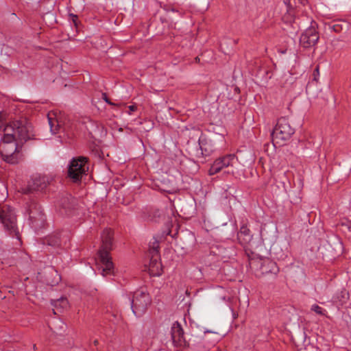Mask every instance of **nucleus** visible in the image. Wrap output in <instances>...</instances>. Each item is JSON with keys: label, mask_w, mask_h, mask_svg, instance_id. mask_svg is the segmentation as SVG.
<instances>
[{"label": "nucleus", "mask_w": 351, "mask_h": 351, "mask_svg": "<svg viewBox=\"0 0 351 351\" xmlns=\"http://www.w3.org/2000/svg\"><path fill=\"white\" fill-rule=\"evenodd\" d=\"M3 137L0 143V154L3 159L10 164L18 162L16 141H27L33 134L32 127L26 121H15L4 125Z\"/></svg>", "instance_id": "f257e3e1"}, {"label": "nucleus", "mask_w": 351, "mask_h": 351, "mask_svg": "<svg viewBox=\"0 0 351 351\" xmlns=\"http://www.w3.org/2000/svg\"><path fill=\"white\" fill-rule=\"evenodd\" d=\"M101 244L98 251V256L102 264L101 275L106 276L113 274L114 266L110 256V252L112 250L113 239L112 232L110 229H105L101 235Z\"/></svg>", "instance_id": "f03ea898"}, {"label": "nucleus", "mask_w": 351, "mask_h": 351, "mask_svg": "<svg viewBox=\"0 0 351 351\" xmlns=\"http://www.w3.org/2000/svg\"><path fill=\"white\" fill-rule=\"evenodd\" d=\"M25 215L30 227L36 232L42 229L46 218L40 206L35 201H31L27 206Z\"/></svg>", "instance_id": "7ed1b4c3"}, {"label": "nucleus", "mask_w": 351, "mask_h": 351, "mask_svg": "<svg viewBox=\"0 0 351 351\" xmlns=\"http://www.w3.org/2000/svg\"><path fill=\"white\" fill-rule=\"evenodd\" d=\"M0 223L3 224L4 229L10 235L14 234L19 239L16 217L12 208L9 206H0Z\"/></svg>", "instance_id": "20e7f679"}, {"label": "nucleus", "mask_w": 351, "mask_h": 351, "mask_svg": "<svg viewBox=\"0 0 351 351\" xmlns=\"http://www.w3.org/2000/svg\"><path fill=\"white\" fill-rule=\"evenodd\" d=\"M294 133L295 130L291 126L289 121L285 117H281L278 120L271 136L273 141L279 143L280 141L284 142L290 139Z\"/></svg>", "instance_id": "39448f33"}, {"label": "nucleus", "mask_w": 351, "mask_h": 351, "mask_svg": "<svg viewBox=\"0 0 351 351\" xmlns=\"http://www.w3.org/2000/svg\"><path fill=\"white\" fill-rule=\"evenodd\" d=\"M151 303L149 294L144 289L136 291L131 300V308L136 317L141 316Z\"/></svg>", "instance_id": "423d86ee"}, {"label": "nucleus", "mask_w": 351, "mask_h": 351, "mask_svg": "<svg viewBox=\"0 0 351 351\" xmlns=\"http://www.w3.org/2000/svg\"><path fill=\"white\" fill-rule=\"evenodd\" d=\"M86 158L82 156L73 158L70 162L68 173L74 182L80 181L82 176L87 171L88 168L86 166Z\"/></svg>", "instance_id": "0eeeda50"}, {"label": "nucleus", "mask_w": 351, "mask_h": 351, "mask_svg": "<svg viewBox=\"0 0 351 351\" xmlns=\"http://www.w3.org/2000/svg\"><path fill=\"white\" fill-rule=\"evenodd\" d=\"M235 161V155L233 154H227L217 158L209 169V175L218 173L224 168L233 166Z\"/></svg>", "instance_id": "6e6552de"}, {"label": "nucleus", "mask_w": 351, "mask_h": 351, "mask_svg": "<svg viewBox=\"0 0 351 351\" xmlns=\"http://www.w3.org/2000/svg\"><path fill=\"white\" fill-rule=\"evenodd\" d=\"M319 40V36L315 25H311L302 33L300 38L301 45L305 48L314 46Z\"/></svg>", "instance_id": "1a4fd4ad"}, {"label": "nucleus", "mask_w": 351, "mask_h": 351, "mask_svg": "<svg viewBox=\"0 0 351 351\" xmlns=\"http://www.w3.org/2000/svg\"><path fill=\"white\" fill-rule=\"evenodd\" d=\"M306 2V0H284V4L287 10L285 19L287 22H291L294 17L293 7L297 6L298 4L304 5Z\"/></svg>", "instance_id": "9d476101"}, {"label": "nucleus", "mask_w": 351, "mask_h": 351, "mask_svg": "<svg viewBox=\"0 0 351 351\" xmlns=\"http://www.w3.org/2000/svg\"><path fill=\"white\" fill-rule=\"evenodd\" d=\"M47 119L52 134L63 133L65 134V128L61 126L60 121L56 118V115L54 113L49 112L47 114Z\"/></svg>", "instance_id": "9b49d317"}, {"label": "nucleus", "mask_w": 351, "mask_h": 351, "mask_svg": "<svg viewBox=\"0 0 351 351\" xmlns=\"http://www.w3.org/2000/svg\"><path fill=\"white\" fill-rule=\"evenodd\" d=\"M171 338L173 343L178 345H182L185 342L183 329L177 322H174L171 326Z\"/></svg>", "instance_id": "f8f14e48"}, {"label": "nucleus", "mask_w": 351, "mask_h": 351, "mask_svg": "<svg viewBox=\"0 0 351 351\" xmlns=\"http://www.w3.org/2000/svg\"><path fill=\"white\" fill-rule=\"evenodd\" d=\"M49 178L47 176H36L32 179V184L29 185L32 190L42 191L49 184Z\"/></svg>", "instance_id": "ddd939ff"}, {"label": "nucleus", "mask_w": 351, "mask_h": 351, "mask_svg": "<svg viewBox=\"0 0 351 351\" xmlns=\"http://www.w3.org/2000/svg\"><path fill=\"white\" fill-rule=\"evenodd\" d=\"M237 237L239 242L243 245L250 243L252 239V235L250 234V230L245 226L241 227Z\"/></svg>", "instance_id": "4468645a"}, {"label": "nucleus", "mask_w": 351, "mask_h": 351, "mask_svg": "<svg viewBox=\"0 0 351 351\" xmlns=\"http://www.w3.org/2000/svg\"><path fill=\"white\" fill-rule=\"evenodd\" d=\"M348 299V293L346 291V290H340L334 294L331 298V302L333 304L339 306H343L345 303H346Z\"/></svg>", "instance_id": "2eb2a0df"}, {"label": "nucleus", "mask_w": 351, "mask_h": 351, "mask_svg": "<svg viewBox=\"0 0 351 351\" xmlns=\"http://www.w3.org/2000/svg\"><path fill=\"white\" fill-rule=\"evenodd\" d=\"M149 270L150 274L154 276H159L162 274V265L157 258H151Z\"/></svg>", "instance_id": "dca6fc26"}, {"label": "nucleus", "mask_w": 351, "mask_h": 351, "mask_svg": "<svg viewBox=\"0 0 351 351\" xmlns=\"http://www.w3.org/2000/svg\"><path fill=\"white\" fill-rule=\"evenodd\" d=\"M50 327L54 332L61 334V332L64 330L65 324L62 320L55 319L51 323V326H50Z\"/></svg>", "instance_id": "f3484780"}, {"label": "nucleus", "mask_w": 351, "mask_h": 351, "mask_svg": "<svg viewBox=\"0 0 351 351\" xmlns=\"http://www.w3.org/2000/svg\"><path fill=\"white\" fill-rule=\"evenodd\" d=\"M60 206L61 207L60 208V212L61 215H66L68 216L71 215V213L70 210L71 204L69 202V199L68 197L62 199V202H61Z\"/></svg>", "instance_id": "a211bd4d"}, {"label": "nucleus", "mask_w": 351, "mask_h": 351, "mask_svg": "<svg viewBox=\"0 0 351 351\" xmlns=\"http://www.w3.org/2000/svg\"><path fill=\"white\" fill-rule=\"evenodd\" d=\"M52 305L55 307L60 306L61 308H66L69 306V302L66 298H60L59 300L53 301Z\"/></svg>", "instance_id": "6ab92c4d"}, {"label": "nucleus", "mask_w": 351, "mask_h": 351, "mask_svg": "<svg viewBox=\"0 0 351 351\" xmlns=\"http://www.w3.org/2000/svg\"><path fill=\"white\" fill-rule=\"evenodd\" d=\"M311 310L315 312L318 315H324L326 313V311L322 308L317 304H313L311 306Z\"/></svg>", "instance_id": "aec40b11"}, {"label": "nucleus", "mask_w": 351, "mask_h": 351, "mask_svg": "<svg viewBox=\"0 0 351 351\" xmlns=\"http://www.w3.org/2000/svg\"><path fill=\"white\" fill-rule=\"evenodd\" d=\"M341 226L346 227L348 230H351V221L341 222Z\"/></svg>", "instance_id": "412c9836"}, {"label": "nucleus", "mask_w": 351, "mask_h": 351, "mask_svg": "<svg viewBox=\"0 0 351 351\" xmlns=\"http://www.w3.org/2000/svg\"><path fill=\"white\" fill-rule=\"evenodd\" d=\"M70 18L72 20L73 24L75 26H77V15L75 14H70Z\"/></svg>", "instance_id": "4be33fe9"}, {"label": "nucleus", "mask_w": 351, "mask_h": 351, "mask_svg": "<svg viewBox=\"0 0 351 351\" xmlns=\"http://www.w3.org/2000/svg\"><path fill=\"white\" fill-rule=\"evenodd\" d=\"M136 106L135 105H131L128 106L129 112L128 114H131L132 112L135 111L136 110Z\"/></svg>", "instance_id": "5701e85b"}, {"label": "nucleus", "mask_w": 351, "mask_h": 351, "mask_svg": "<svg viewBox=\"0 0 351 351\" xmlns=\"http://www.w3.org/2000/svg\"><path fill=\"white\" fill-rule=\"evenodd\" d=\"M313 75H314L315 80H317L316 79V75H319V68H318V66H317L316 69H315Z\"/></svg>", "instance_id": "b1692460"}, {"label": "nucleus", "mask_w": 351, "mask_h": 351, "mask_svg": "<svg viewBox=\"0 0 351 351\" xmlns=\"http://www.w3.org/2000/svg\"><path fill=\"white\" fill-rule=\"evenodd\" d=\"M104 100L106 101V102H107V103H108L110 104H112L111 102L107 99L106 96H105Z\"/></svg>", "instance_id": "393cba45"}, {"label": "nucleus", "mask_w": 351, "mask_h": 351, "mask_svg": "<svg viewBox=\"0 0 351 351\" xmlns=\"http://www.w3.org/2000/svg\"><path fill=\"white\" fill-rule=\"evenodd\" d=\"M219 138H220V139H221V141H223V136H219Z\"/></svg>", "instance_id": "a878e982"}, {"label": "nucleus", "mask_w": 351, "mask_h": 351, "mask_svg": "<svg viewBox=\"0 0 351 351\" xmlns=\"http://www.w3.org/2000/svg\"><path fill=\"white\" fill-rule=\"evenodd\" d=\"M33 348L34 350L36 349V346L35 344L33 346Z\"/></svg>", "instance_id": "bb28decb"}, {"label": "nucleus", "mask_w": 351, "mask_h": 351, "mask_svg": "<svg viewBox=\"0 0 351 351\" xmlns=\"http://www.w3.org/2000/svg\"><path fill=\"white\" fill-rule=\"evenodd\" d=\"M94 343H95V345H96L97 343V340H95Z\"/></svg>", "instance_id": "cd10ccee"}, {"label": "nucleus", "mask_w": 351, "mask_h": 351, "mask_svg": "<svg viewBox=\"0 0 351 351\" xmlns=\"http://www.w3.org/2000/svg\"><path fill=\"white\" fill-rule=\"evenodd\" d=\"M49 245H54L53 243H49Z\"/></svg>", "instance_id": "c85d7f7f"}, {"label": "nucleus", "mask_w": 351, "mask_h": 351, "mask_svg": "<svg viewBox=\"0 0 351 351\" xmlns=\"http://www.w3.org/2000/svg\"><path fill=\"white\" fill-rule=\"evenodd\" d=\"M0 351H1V350H0Z\"/></svg>", "instance_id": "c756f323"}]
</instances>
